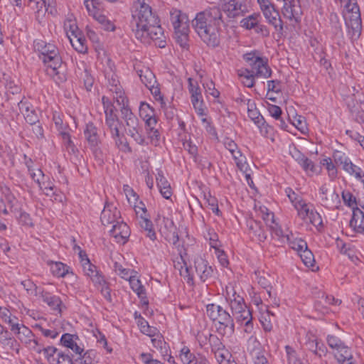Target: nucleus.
<instances>
[{"mask_svg":"<svg viewBox=\"0 0 364 364\" xmlns=\"http://www.w3.org/2000/svg\"><path fill=\"white\" fill-rule=\"evenodd\" d=\"M194 267L196 274L202 282H205L212 277L213 273L212 267L209 266L208 262L202 257H198L195 259Z\"/></svg>","mask_w":364,"mask_h":364,"instance_id":"obj_10","label":"nucleus"},{"mask_svg":"<svg viewBox=\"0 0 364 364\" xmlns=\"http://www.w3.org/2000/svg\"><path fill=\"white\" fill-rule=\"evenodd\" d=\"M36 351L44 353L45 357L50 364H73V358L66 353L59 350L54 346L38 348Z\"/></svg>","mask_w":364,"mask_h":364,"instance_id":"obj_8","label":"nucleus"},{"mask_svg":"<svg viewBox=\"0 0 364 364\" xmlns=\"http://www.w3.org/2000/svg\"><path fill=\"white\" fill-rule=\"evenodd\" d=\"M48 264L50 265V270L52 273L58 277H63L68 273V269L66 265L60 262H48Z\"/></svg>","mask_w":364,"mask_h":364,"instance_id":"obj_35","label":"nucleus"},{"mask_svg":"<svg viewBox=\"0 0 364 364\" xmlns=\"http://www.w3.org/2000/svg\"><path fill=\"white\" fill-rule=\"evenodd\" d=\"M129 284L132 290L136 293L138 296L141 299L143 304L147 305L149 301L147 300L145 289L141 285L140 280L136 279L134 277H129Z\"/></svg>","mask_w":364,"mask_h":364,"instance_id":"obj_23","label":"nucleus"},{"mask_svg":"<svg viewBox=\"0 0 364 364\" xmlns=\"http://www.w3.org/2000/svg\"><path fill=\"white\" fill-rule=\"evenodd\" d=\"M75 37L76 38L75 42H73V41L70 38L73 47L80 53H86L87 49V46L85 45L86 40L82 37L77 38V36Z\"/></svg>","mask_w":364,"mask_h":364,"instance_id":"obj_46","label":"nucleus"},{"mask_svg":"<svg viewBox=\"0 0 364 364\" xmlns=\"http://www.w3.org/2000/svg\"><path fill=\"white\" fill-rule=\"evenodd\" d=\"M214 353H215V357L217 359L219 364H228L229 363V360L228 358L229 353L226 350L224 349V350H219Z\"/></svg>","mask_w":364,"mask_h":364,"instance_id":"obj_62","label":"nucleus"},{"mask_svg":"<svg viewBox=\"0 0 364 364\" xmlns=\"http://www.w3.org/2000/svg\"><path fill=\"white\" fill-rule=\"evenodd\" d=\"M164 223H165V228H169L171 230L169 231H164L161 228L160 229V232L162 235H164L165 238L173 245H176L178 240L179 237L178 233L176 231V228L174 227L173 222L171 220L164 218Z\"/></svg>","mask_w":364,"mask_h":364,"instance_id":"obj_21","label":"nucleus"},{"mask_svg":"<svg viewBox=\"0 0 364 364\" xmlns=\"http://www.w3.org/2000/svg\"><path fill=\"white\" fill-rule=\"evenodd\" d=\"M342 198L346 205L349 207H353V205H356V199L353 195L349 191H343Z\"/></svg>","mask_w":364,"mask_h":364,"instance_id":"obj_59","label":"nucleus"},{"mask_svg":"<svg viewBox=\"0 0 364 364\" xmlns=\"http://www.w3.org/2000/svg\"><path fill=\"white\" fill-rule=\"evenodd\" d=\"M105 124L107 127L112 138L114 140L115 145L120 150L126 152L131 151V148L129 146L126 139L124 138V134H120L119 128L122 123L119 120L117 116L111 111L107 112V117H105Z\"/></svg>","mask_w":364,"mask_h":364,"instance_id":"obj_5","label":"nucleus"},{"mask_svg":"<svg viewBox=\"0 0 364 364\" xmlns=\"http://www.w3.org/2000/svg\"><path fill=\"white\" fill-rule=\"evenodd\" d=\"M83 261L82 267L85 273L91 278L95 284H102L104 282V278L99 274L97 267L91 264L88 258H85Z\"/></svg>","mask_w":364,"mask_h":364,"instance_id":"obj_18","label":"nucleus"},{"mask_svg":"<svg viewBox=\"0 0 364 364\" xmlns=\"http://www.w3.org/2000/svg\"><path fill=\"white\" fill-rule=\"evenodd\" d=\"M191 102L198 114L200 115H203L204 109L202 95L199 96H195L194 97L191 98Z\"/></svg>","mask_w":364,"mask_h":364,"instance_id":"obj_53","label":"nucleus"},{"mask_svg":"<svg viewBox=\"0 0 364 364\" xmlns=\"http://www.w3.org/2000/svg\"><path fill=\"white\" fill-rule=\"evenodd\" d=\"M85 137L88 141L89 144L92 147H96L99 142V135L97 134V129L93 123H88L84 130Z\"/></svg>","mask_w":364,"mask_h":364,"instance_id":"obj_22","label":"nucleus"},{"mask_svg":"<svg viewBox=\"0 0 364 364\" xmlns=\"http://www.w3.org/2000/svg\"><path fill=\"white\" fill-rule=\"evenodd\" d=\"M335 357L338 360V362L341 360H345V359H353V355L349 348L344 344L336 350L335 353Z\"/></svg>","mask_w":364,"mask_h":364,"instance_id":"obj_42","label":"nucleus"},{"mask_svg":"<svg viewBox=\"0 0 364 364\" xmlns=\"http://www.w3.org/2000/svg\"><path fill=\"white\" fill-rule=\"evenodd\" d=\"M137 14H134L135 26L132 31L135 37L144 43H149L150 41L156 42L159 48L166 46V36L159 24V19L153 12L151 6L144 0H134Z\"/></svg>","mask_w":364,"mask_h":364,"instance_id":"obj_1","label":"nucleus"},{"mask_svg":"<svg viewBox=\"0 0 364 364\" xmlns=\"http://www.w3.org/2000/svg\"><path fill=\"white\" fill-rule=\"evenodd\" d=\"M341 165L343 170L350 175L354 174L357 178H362L360 168L355 166L348 159L344 161Z\"/></svg>","mask_w":364,"mask_h":364,"instance_id":"obj_38","label":"nucleus"},{"mask_svg":"<svg viewBox=\"0 0 364 364\" xmlns=\"http://www.w3.org/2000/svg\"><path fill=\"white\" fill-rule=\"evenodd\" d=\"M250 230L253 235L257 237L259 242H263L266 240L267 235L262 227L261 223L256 220H250L247 223Z\"/></svg>","mask_w":364,"mask_h":364,"instance_id":"obj_25","label":"nucleus"},{"mask_svg":"<svg viewBox=\"0 0 364 364\" xmlns=\"http://www.w3.org/2000/svg\"><path fill=\"white\" fill-rule=\"evenodd\" d=\"M188 31L189 26L175 31L176 41L183 48H188Z\"/></svg>","mask_w":364,"mask_h":364,"instance_id":"obj_32","label":"nucleus"},{"mask_svg":"<svg viewBox=\"0 0 364 364\" xmlns=\"http://www.w3.org/2000/svg\"><path fill=\"white\" fill-rule=\"evenodd\" d=\"M259 15H251L248 17L244 18L242 21V26L247 29H252V28H255L257 26V23L258 22L257 17Z\"/></svg>","mask_w":364,"mask_h":364,"instance_id":"obj_52","label":"nucleus"},{"mask_svg":"<svg viewBox=\"0 0 364 364\" xmlns=\"http://www.w3.org/2000/svg\"><path fill=\"white\" fill-rule=\"evenodd\" d=\"M122 119L124 122V129L125 132L130 136L134 141L140 145L144 144V138L141 134V128L139 125L138 118L133 114L131 109H125L122 110Z\"/></svg>","mask_w":364,"mask_h":364,"instance_id":"obj_6","label":"nucleus"},{"mask_svg":"<svg viewBox=\"0 0 364 364\" xmlns=\"http://www.w3.org/2000/svg\"><path fill=\"white\" fill-rule=\"evenodd\" d=\"M81 77L83 80L84 85L87 90H90L94 82V78L89 73L87 70H84L83 73L81 74Z\"/></svg>","mask_w":364,"mask_h":364,"instance_id":"obj_56","label":"nucleus"},{"mask_svg":"<svg viewBox=\"0 0 364 364\" xmlns=\"http://www.w3.org/2000/svg\"><path fill=\"white\" fill-rule=\"evenodd\" d=\"M230 303V308L233 311H241V309L245 307L246 304L244 303V299L240 295L237 294L234 297H230L227 300Z\"/></svg>","mask_w":364,"mask_h":364,"instance_id":"obj_40","label":"nucleus"},{"mask_svg":"<svg viewBox=\"0 0 364 364\" xmlns=\"http://www.w3.org/2000/svg\"><path fill=\"white\" fill-rule=\"evenodd\" d=\"M245 6L237 0H230L223 6V11L227 14L230 18H235L242 15L244 11Z\"/></svg>","mask_w":364,"mask_h":364,"instance_id":"obj_20","label":"nucleus"},{"mask_svg":"<svg viewBox=\"0 0 364 364\" xmlns=\"http://www.w3.org/2000/svg\"><path fill=\"white\" fill-rule=\"evenodd\" d=\"M114 271L117 273H118L121 276V277L123 279H129V277H132L130 274L129 269L123 268V267L117 262H115L114 264Z\"/></svg>","mask_w":364,"mask_h":364,"instance_id":"obj_54","label":"nucleus"},{"mask_svg":"<svg viewBox=\"0 0 364 364\" xmlns=\"http://www.w3.org/2000/svg\"><path fill=\"white\" fill-rule=\"evenodd\" d=\"M151 343L154 348L161 353L164 354L167 353L166 343L163 339L162 336L157 335L156 337H152Z\"/></svg>","mask_w":364,"mask_h":364,"instance_id":"obj_41","label":"nucleus"},{"mask_svg":"<svg viewBox=\"0 0 364 364\" xmlns=\"http://www.w3.org/2000/svg\"><path fill=\"white\" fill-rule=\"evenodd\" d=\"M349 225L358 233H364V213L358 208H353V215Z\"/></svg>","mask_w":364,"mask_h":364,"instance_id":"obj_16","label":"nucleus"},{"mask_svg":"<svg viewBox=\"0 0 364 364\" xmlns=\"http://www.w3.org/2000/svg\"><path fill=\"white\" fill-rule=\"evenodd\" d=\"M97 21L102 24L106 31H114L115 28L113 23L103 14L97 16Z\"/></svg>","mask_w":364,"mask_h":364,"instance_id":"obj_57","label":"nucleus"},{"mask_svg":"<svg viewBox=\"0 0 364 364\" xmlns=\"http://www.w3.org/2000/svg\"><path fill=\"white\" fill-rule=\"evenodd\" d=\"M209 343L211 347V350L213 353L219 350H224L225 349V346L217 336L210 334L209 337Z\"/></svg>","mask_w":364,"mask_h":364,"instance_id":"obj_48","label":"nucleus"},{"mask_svg":"<svg viewBox=\"0 0 364 364\" xmlns=\"http://www.w3.org/2000/svg\"><path fill=\"white\" fill-rule=\"evenodd\" d=\"M262 11L267 22L272 25L277 32L282 33L284 30L283 21L279 11L275 9V6L267 7Z\"/></svg>","mask_w":364,"mask_h":364,"instance_id":"obj_9","label":"nucleus"},{"mask_svg":"<svg viewBox=\"0 0 364 364\" xmlns=\"http://www.w3.org/2000/svg\"><path fill=\"white\" fill-rule=\"evenodd\" d=\"M346 8V13L344 15V18L348 28V35L351 41H355L360 37L362 31L359 6L356 2L350 0Z\"/></svg>","mask_w":364,"mask_h":364,"instance_id":"obj_4","label":"nucleus"},{"mask_svg":"<svg viewBox=\"0 0 364 364\" xmlns=\"http://www.w3.org/2000/svg\"><path fill=\"white\" fill-rule=\"evenodd\" d=\"M259 62L251 68H247L249 72L256 75L257 77H269L272 75V70L268 66L267 59L262 58Z\"/></svg>","mask_w":364,"mask_h":364,"instance_id":"obj_17","label":"nucleus"},{"mask_svg":"<svg viewBox=\"0 0 364 364\" xmlns=\"http://www.w3.org/2000/svg\"><path fill=\"white\" fill-rule=\"evenodd\" d=\"M17 336V338L25 343H31V342L38 346V341L36 339H32L33 337L32 331L25 326L24 325H18L17 328H14L12 331Z\"/></svg>","mask_w":364,"mask_h":364,"instance_id":"obj_19","label":"nucleus"},{"mask_svg":"<svg viewBox=\"0 0 364 364\" xmlns=\"http://www.w3.org/2000/svg\"><path fill=\"white\" fill-rule=\"evenodd\" d=\"M141 228L144 230L147 231L146 236L149 237L151 240H155L156 238V232L153 230V225L151 220L145 218L144 216H141V220L139 222Z\"/></svg>","mask_w":364,"mask_h":364,"instance_id":"obj_36","label":"nucleus"},{"mask_svg":"<svg viewBox=\"0 0 364 364\" xmlns=\"http://www.w3.org/2000/svg\"><path fill=\"white\" fill-rule=\"evenodd\" d=\"M299 256L306 267H314L315 259L312 252L306 246L299 254Z\"/></svg>","mask_w":364,"mask_h":364,"instance_id":"obj_39","label":"nucleus"},{"mask_svg":"<svg viewBox=\"0 0 364 364\" xmlns=\"http://www.w3.org/2000/svg\"><path fill=\"white\" fill-rule=\"evenodd\" d=\"M74 335L64 333L60 338V343L64 347L71 349L76 355H80L83 349L73 341Z\"/></svg>","mask_w":364,"mask_h":364,"instance_id":"obj_24","label":"nucleus"},{"mask_svg":"<svg viewBox=\"0 0 364 364\" xmlns=\"http://www.w3.org/2000/svg\"><path fill=\"white\" fill-rule=\"evenodd\" d=\"M233 314H237L236 318L239 321L250 322L252 321V316L251 311L247 309V306L241 309V311H235Z\"/></svg>","mask_w":364,"mask_h":364,"instance_id":"obj_45","label":"nucleus"},{"mask_svg":"<svg viewBox=\"0 0 364 364\" xmlns=\"http://www.w3.org/2000/svg\"><path fill=\"white\" fill-rule=\"evenodd\" d=\"M0 317L4 322L10 326L11 331L14 328H17L19 324L18 318L12 316L10 311L6 308L2 309L0 307Z\"/></svg>","mask_w":364,"mask_h":364,"instance_id":"obj_29","label":"nucleus"},{"mask_svg":"<svg viewBox=\"0 0 364 364\" xmlns=\"http://www.w3.org/2000/svg\"><path fill=\"white\" fill-rule=\"evenodd\" d=\"M300 165L306 171H310L313 173L317 171V168L315 166L313 161L306 157L304 161H302V163Z\"/></svg>","mask_w":364,"mask_h":364,"instance_id":"obj_64","label":"nucleus"},{"mask_svg":"<svg viewBox=\"0 0 364 364\" xmlns=\"http://www.w3.org/2000/svg\"><path fill=\"white\" fill-rule=\"evenodd\" d=\"M41 297L43 301L46 303L53 310L58 311V312L61 311L60 306L62 304V301L58 296H53L48 292H43Z\"/></svg>","mask_w":364,"mask_h":364,"instance_id":"obj_27","label":"nucleus"},{"mask_svg":"<svg viewBox=\"0 0 364 364\" xmlns=\"http://www.w3.org/2000/svg\"><path fill=\"white\" fill-rule=\"evenodd\" d=\"M262 58L259 52L256 50L247 53L243 55V58L247 63L250 68L255 65L257 63H259V60Z\"/></svg>","mask_w":364,"mask_h":364,"instance_id":"obj_43","label":"nucleus"},{"mask_svg":"<svg viewBox=\"0 0 364 364\" xmlns=\"http://www.w3.org/2000/svg\"><path fill=\"white\" fill-rule=\"evenodd\" d=\"M292 124L301 133L305 134L308 132V127L304 117L301 115L296 116L294 121L292 122Z\"/></svg>","mask_w":364,"mask_h":364,"instance_id":"obj_49","label":"nucleus"},{"mask_svg":"<svg viewBox=\"0 0 364 364\" xmlns=\"http://www.w3.org/2000/svg\"><path fill=\"white\" fill-rule=\"evenodd\" d=\"M327 343L331 348L336 350L344 344L338 338L334 336H328L327 337Z\"/></svg>","mask_w":364,"mask_h":364,"instance_id":"obj_60","label":"nucleus"},{"mask_svg":"<svg viewBox=\"0 0 364 364\" xmlns=\"http://www.w3.org/2000/svg\"><path fill=\"white\" fill-rule=\"evenodd\" d=\"M161 194L166 199H169L172 196L171 188L168 181L157 184Z\"/></svg>","mask_w":364,"mask_h":364,"instance_id":"obj_51","label":"nucleus"},{"mask_svg":"<svg viewBox=\"0 0 364 364\" xmlns=\"http://www.w3.org/2000/svg\"><path fill=\"white\" fill-rule=\"evenodd\" d=\"M200 16L204 17L203 21H206L207 23L215 25L220 27L223 21L222 19V11L219 7L213 6L209 10L198 14L196 18H200Z\"/></svg>","mask_w":364,"mask_h":364,"instance_id":"obj_12","label":"nucleus"},{"mask_svg":"<svg viewBox=\"0 0 364 364\" xmlns=\"http://www.w3.org/2000/svg\"><path fill=\"white\" fill-rule=\"evenodd\" d=\"M34 49L38 51L41 54V59H48V57H55L59 55L58 50L56 46L51 43H47L42 40H38L34 41Z\"/></svg>","mask_w":364,"mask_h":364,"instance_id":"obj_11","label":"nucleus"},{"mask_svg":"<svg viewBox=\"0 0 364 364\" xmlns=\"http://www.w3.org/2000/svg\"><path fill=\"white\" fill-rule=\"evenodd\" d=\"M283 1L282 14L284 16L289 20L296 19V16L298 14L295 9V1L283 0Z\"/></svg>","mask_w":364,"mask_h":364,"instance_id":"obj_28","label":"nucleus"},{"mask_svg":"<svg viewBox=\"0 0 364 364\" xmlns=\"http://www.w3.org/2000/svg\"><path fill=\"white\" fill-rule=\"evenodd\" d=\"M320 193L323 196L322 200L324 201H333L338 198L333 188H329L326 184H323L320 188Z\"/></svg>","mask_w":364,"mask_h":364,"instance_id":"obj_37","label":"nucleus"},{"mask_svg":"<svg viewBox=\"0 0 364 364\" xmlns=\"http://www.w3.org/2000/svg\"><path fill=\"white\" fill-rule=\"evenodd\" d=\"M75 359L80 360V364H95L97 363V353L94 350H87L82 355V353Z\"/></svg>","mask_w":364,"mask_h":364,"instance_id":"obj_33","label":"nucleus"},{"mask_svg":"<svg viewBox=\"0 0 364 364\" xmlns=\"http://www.w3.org/2000/svg\"><path fill=\"white\" fill-rule=\"evenodd\" d=\"M43 63L47 65L46 73L57 83H60L66 80L65 69L62 65V60L59 55L55 57H48V59L43 60Z\"/></svg>","mask_w":364,"mask_h":364,"instance_id":"obj_7","label":"nucleus"},{"mask_svg":"<svg viewBox=\"0 0 364 364\" xmlns=\"http://www.w3.org/2000/svg\"><path fill=\"white\" fill-rule=\"evenodd\" d=\"M119 218L120 212L117 210V208L106 203L100 216L102 223L104 225L117 223V220Z\"/></svg>","mask_w":364,"mask_h":364,"instance_id":"obj_14","label":"nucleus"},{"mask_svg":"<svg viewBox=\"0 0 364 364\" xmlns=\"http://www.w3.org/2000/svg\"><path fill=\"white\" fill-rule=\"evenodd\" d=\"M247 113L248 117L256 124H257L258 127H260V125L263 124L264 119L253 103H248Z\"/></svg>","mask_w":364,"mask_h":364,"instance_id":"obj_34","label":"nucleus"},{"mask_svg":"<svg viewBox=\"0 0 364 364\" xmlns=\"http://www.w3.org/2000/svg\"><path fill=\"white\" fill-rule=\"evenodd\" d=\"M207 315L213 321H218V331L228 338L235 333V323L233 318L220 306L215 304H208L206 306Z\"/></svg>","mask_w":364,"mask_h":364,"instance_id":"obj_2","label":"nucleus"},{"mask_svg":"<svg viewBox=\"0 0 364 364\" xmlns=\"http://www.w3.org/2000/svg\"><path fill=\"white\" fill-rule=\"evenodd\" d=\"M323 165L326 166L330 177L334 178L337 175V170L332 162L331 159L327 158L323 160Z\"/></svg>","mask_w":364,"mask_h":364,"instance_id":"obj_55","label":"nucleus"},{"mask_svg":"<svg viewBox=\"0 0 364 364\" xmlns=\"http://www.w3.org/2000/svg\"><path fill=\"white\" fill-rule=\"evenodd\" d=\"M110 234L117 242L124 244L130 235L129 228L125 223L117 221L113 225Z\"/></svg>","mask_w":364,"mask_h":364,"instance_id":"obj_13","label":"nucleus"},{"mask_svg":"<svg viewBox=\"0 0 364 364\" xmlns=\"http://www.w3.org/2000/svg\"><path fill=\"white\" fill-rule=\"evenodd\" d=\"M235 163H236L237 166L238 167V168L240 171H242L244 173H245V177H246L247 182L248 183L250 186L252 187V184H253V181H252V178L250 177V174L246 173L248 165L247 164V163L245 161V157L240 158L239 159L235 161Z\"/></svg>","mask_w":364,"mask_h":364,"instance_id":"obj_47","label":"nucleus"},{"mask_svg":"<svg viewBox=\"0 0 364 364\" xmlns=\"http://www.w3.org/2000/svg\"><path fill=\"white\" fill-rule=\"evenodd\" d=\"M186 253L182 255L181 252L179 253V256L176 257V260H173V266L176 269H178L179 272L186 265H187L186 262L185 261V256Z\"/></svg>","mask_w":364,"mask_h":364,"instance_id":"obj_63","label":"nucleus"},{"mask_svg":"<svg viewBox=\"0 0 364 364\" xmlns=\"http://www.w3.org/2000/svg\"><path fill=\"white\" fill-rule=\"evenodd\" d=\"M309 347L312 349L314 353L318 355L319 357H322L325 355L327 352V348L323 343H320L318 342L314 343V341L310 342L309 343Z\"/></svg>","mask_w":364,"mask_h":364,"instance_id":"obj_50","label":"nucleus"},{"mask_svg":"<svg viewBox=\"0 0 364 364\" xmlns=\"http://www.w3.org/2000/svg\"><path fill=\"white\" fill-rule=\"evenodd\" d=\"M138 73L141 82L146 87H153V85L156 83L154 74L149 68H145L144 69L140 70L138 71Z\"/></svg>","mask_w":364,"mask_h":364,"instance_id":"obj_26","label":"nucleus"},{"mask_svg":"<svg viewBox=\"0 0 364 364\" xmlns=\"http://www.w3.org/2000/svg\"><path fill=\"white\" fill-rule=\"evenodd\" d=\"M238 75L241 78L242 83L247 87H252L255 85V77L256 75L249 72L247 68L240 69L238 70Z\"/></svg>","mask_w":364,"mask_h":364,"instance_id":"obj_31","label":"nucleus"},{"mask_svg":"<svg viewBox=\"0 0 364 364\" xmlns=\"http://www.w3.org/2000/svg\"><path fill=\"white\" fill-rule=\"evenodd\" d=\"M170 21L175 31L189 26L188 16L178 9H172L170 11Z\"/></svg>","mask_w":364,"mask_h":364,"instance_id":"obj_15","label":"nucleus"},{"mask_svg":"<svg viewBox=\"0 0 364 364\" xmlns=\"http://www.w3.org/2000/svg\"><path fill=\"white\" fill-rule=\"evenodd\" d=\"M29 173L33 181L38 184L41 188H43L41 186V180L44 178L43 171L40 168H37L36 170L32 169Z\"/></svg>","mask_w":364,"mask_h":364,"instance_id":"obj_61","label":"nucleus"},{"mask_svg":"<svg viewBox=\"0 0 364 364\" xmlns=\"http://www.w3.org/2000/svg\"><path fill=\"white\" fill-rule=\"evenodd\" d=\"M203 16L195 18L192 21V26L202 41L208 46L217 47L220 44L219 27L203 21Z\"/></svg>","mask_w":364,"mask_h":364,"instance_id":"obj_3","label":"nucleus"},{"mask_svg":"<svg viewBox=\"0 0 364 364\" xmlns=\"http://www.w3.org/2000/svg\"><path fill=\"white\" fill-rule=\"evenodd\" d=\"M285 237L291 248L296 250L299 254L307 246L306 241L301 238H294L292 233L287 235Z\"/></svg>","mask_w":364,"mask_h":364,"instance_id":"obj_30","label":"nucleus"},{"mask_svg":"<svg viewBox=\"0 0 364 364\" xmlns=\"http://www.w3.org/2000/svg\"><path fill=\"white\" fill-rule=\"evenodd\" d=\"M295 208L298 210V214L304 220L308 218L310 213L313 211L309 210L308 205L303 200L295 203Z\"/></svg>","mask_w":364,"mask_h":364,"instance_id":"obj_44","label":"nucleus"},{"mask_svg":"<svg viewBox=\"0 0 364 364\" xmlns=\"http://www.w3.org/2000/svg\"><path fill=\"white\" fill-rule=\"evenodd\" d=\"M26 121L31 125L36 124L38 122V115L34 109H28L23 114Z\"/></svg>","mask_w":364,"mask_h":364,"instance_id":"obj_58","label":"nucleus"}]
</instances>
